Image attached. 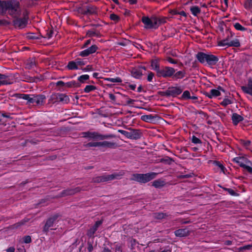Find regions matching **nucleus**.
<instances>
[{"instance_id":"obj_1","label":"nucleus","mask_w":252,"mask_h":252,"mask_svg":"<svg viewBox=\"0 0 252 252\" xmlns=\"http://www.w3.org/2000/svg\"><path fill=\"white\" fill-rule=\"evenodd\" d=\"M7 13L14 18L20 15L19 2L15 0L0 1V14Z\"/></svg>"},{"instance_id":"obj_2","label":"nucleus","mask_w":252,"mask_h":252,"mask_svg":"<svg viewBox=\"0 0 252 252\" xmlns=\"http://www.w3.org/2000/svg\"><path fill=\"white\" fill-rule=\"evenodd\" d=\"M157 175L155 172L146 174H135L132 176V180L139 183H145L154 179Z\"/></svg>"},{"instance_id":"obj_3","label":"nucleus","mask_w":252,"mask_h":252,"mask_svg":"<svg viewBox=\"0 0 252 252\" xmlns=\"http://www.w3.org/2000/svg\"><path fill=\"white\" fill-rule=\"evenodd\" d=\"M233 161L249 173H252V163L244 157H237L233 158Z\"/></svg>"},{"instance_id":"obj_4","label":"nucleus","mask_w":252,"mask_h":252,"mask_svg":"<svg viewBox=\"0 0 252 252\" xmlns=\"http://www.w3.org/2000/svg\"><path fill=\"white\" fill-rule=\"evenodd\" d=\"M123 175L122 174L114 173L110 175H103L101 176L94 177L92 181L94 183L105 182L113 180L114 179H119Z\"/></svg>"},{"instance_id":"obj_5","label":"nucleus","mask_w":252,"mask_h":252,"mask_svg":"<svg viewBox=\"0 0 252 252\" xmlns=\"http://www.w3.org/2000/svg\"><path fill=\"white\" fill-rule=\"evenodd\" d=\"M141 21L144 25V28L146 29H157V16H153L150 18L148 16H143Z\"/></svg>"},{"instance_id":"obj_6","label":"nucleus","mask_w":252,"mask_h":252,"mask_svg":"<svg viewBox=\"0 0 252 252\" xmlns=\"http://www.w3.org/2000/svg\"><path fill=\"white\" fill-rule=\"evenodd\" d=\"M85 64L86 62L81 59L78 58L74 61L69 62L66 68L69 70H78L80 69V67Z\"/></svg>"},{"instance_id":"obj_7","label":"nucleus","mask_w":252,"mask_h":252,"mask_svg":"<svg viewBox=\"0 0 252 252\" xmlns=\"http://www.w3.org/2000/svg\"><path fill=\"white\" fill-rule=\"evenodd\" d=\"M175 72V70L173 68L165 66L159 69L157 75L158 77L164 78L170 77L173 76Z\"/></svg>"},{"instance_id":"obj_8","label":"nucleus","mask_w":252,"mask_h":252,"mask_svg":"<svg viewBox=\"0 0 252 252\" xmlns=\"http://www.w3.org/2000/svg\"><path fill=\"white\" fill-rule=\"evenodd\" d=\"M83 136L87 138H90L92 139H97L99 138L100 139H106L109 138H112L114 137V135L110 134V135H100L97 133L95 132H85L83 133Z\"/></svg>"},{"instance_id":"obj_9","label":"nucleus","mask_w":252,"mask_h":252,"mask_svg":"<svg viewBox=\"0 0 252 252\" xmlns=\"http://www.w3.org/2000/svg\"><path fill=\"white\" fill-rule=\"evenodd\" d=\"M98 48L96 45H92L91 47L85 49L79 53V55L81 57H87L91 54L94 53Z\"/></svg>"},{"instance_id":"obj_10","label":"nucleus","mask_w":252,"mask_h":252,"mask_svg":"<svg viewBox=\"0 0 252 252\" xmlns=\"http://www.w3.org/2000/svg\"><path fill=\"white\" fill-rule=\"evenodd\" d=\"M58 218V215H56L53 217L49 218L47 220L45 224L43 227V231L45 232H47L49 231L50 229H52V228H51L53 226L54 222Z\"/></svg>"},{"instance_id":"obj_11","label":"nucleus","mask_w":252,"mask_h":252,"mask_svg":"<svg viewBox=\"0 0 252 252\" xmlns=\"http://www.w3.org/2000/svg\"><path fill=\"white\" fill-rule=\"evenodd\" d=\"M13 82L12 76H7L0 73V86L11 84Z\"/></svg>"},{"instance_id":"obj_12","label":"nucleus","mask_w":252,"mask_h":252,"mask_svg":"<svg viewBox=\"0 0 252 252\" xmlns=\"http://www.w3.org/2000/svg\"><path fill=\"white\" fill-rule=\"evenodd\" d=\"M183 89L180 87L169 88L166 91V94L172 96H176L182 93Z\"/></svg>"},{"instance_id":"obj_13","label":"nucleus","mask_w":252,"mask_h":252,"mask_svg":"<svg viewBox=\"0 0 252 252\" xmlns=\"http://www.w3.org/2000/svg\"><path fill=\"white\" fill-rule=\"evenodd\" d=\"M220 91L224 92V90L221 87H219L218 89H212L210 90L209 93H207L206 94V96L208 97L209 98L219 96L220 95Z\"/></svg>"},{"instance_id":"obj_14","label":"nucleus","mask_w":252,"mask_h":252,"mask_svg":"<svg viewBox=\"0 0 252 252\" xmlns=\"http://www.w3.org/2000/svg\"><path fill=\"white\" fill-rule=\"evenodd\" d=\"M142 69L145 70L146 67L145 66H140L132 68L131 71L132 76L135 78H140L142 75Z\"/></svg>"},{"instance_id":"obj_15","label":"nucleus","mask_w":252,"mask_h":252,"mask_svg":"<svg viewBox=\"0 0 252 252\" xmlns=\"http://www.w3.org/2000/svg\"><path fill=\"white\" fill-rule=\"evenodd\" d=\"M81 190V189L79 187H77L73 189H67L64 190L58 197H64L67 195H73L76 192H79Z\"/></svg>"},{"instance_id":"obj_16","label":"nucleus","mask_w":252,"mask_h":252,"mask_svg":"<svg viewBox=\"0 0 252 252\" xmlns=\"http://www.w3.org/2000/svg\"><path fill=\"white\" fill-rule=\"evenodd\" d=\"M102 223V220L96 221L95 224L90 228L87 232V235L89 237H92L97 230L98 227Z\"/></svg>"},{"instance_id":"obj_17","label":"nucleus","mask_w":252,"mask_h":252,"mask_svg":"<svg viewBox=\"0 0 252 252\" xmlns=\"http://www.w3.org/2000/svg\"><path fill=\"white\" fill-rule=\"evenodd\" d=\"M219 61V58L217 56L212 54H208L206 63L209 66H214L217 64Z\"/></svg>"},{"instance_id":"obj_18","label":"nucleus","mask_w":252,"mask_h":252,"mask_svg":"<svg viewBox=\"0 0 252 252\" xmlns=\"http://www.w3.org/2000/svg\"><path fill=\"white\" fill-rule=\"evenodd\" d=\"M208 54H206L201 52H198L196 55V58L201 63H206Z\"/></svg>"},{"instance_id":"obj_19","label":"nucleus","mask_w":252,"mask_h":252,"mask_svg":"<svg viewBox=\"0 0 252 252\" xmlns=\"http://www.w3.org/2000/svg\"><path fill=\"white\" fill-rule=\"evenodd\" d=\"M27 23L28 20L26 17H24L23 18L17 19L14 21V24L21 28L25 27Z\"/></svg>"},{"instance_id":"obj_20","label":"nucleus","mask_w":252,"mask_h":252,"mask_svg":"<svg viewBox=\"0 0 252 252\" xmlns=\"http://www.w3.org/2000/svg\"><path fill=\"white\" fill-rule=\"evenodd\" d=\"M45 98V96L44 95H34V103H35L37 105H42Z\"/></svg>"},{"instance_id":"obj_21","label":"nucleus","mask_w":252,"mask_h":252,"mask_svg":"<svg viewBox=\"0 0 252 252\" xmlns=\"http://www.w3.org/2000/svg\"><path fill=\"white\" fill-rule=\"evenodd\" d=\"M175 234L178 237H185L189 234V231L187 228L179 229L175 231Z\"/></svg>"},{"instance_id":"obj_22","label":"nucleus","mask_w":252,"mask_h":252,"mask_svg":"<svg viewBox=\"0 0 252 252\" xmlns=\"http://www.w3.org/2000/svg\"><path fill=\"white\" fill-rule=\"evenodd\" d=\"M21 98L27 100V103L29 104H34V94H23Z\"/></svg>"},{"instance_id":"obj_23","label":"nucleus","mask_w":252,"mask_h":252,"mask_svg":"<svg viewBox=\"0 0 252 252\" xmlns=\"http://www.w3.org/2000/svg\"><path fill=\"white\" fill-rule=\"evenodd\" d=\"M242 89L244 92L252 95V80H249L248 85L242 87Z\"/></svg>"},{"instance_id":"obj_24","label":"nucleus","mask_w":252,"mask_h":252,"mask_svg":"<svg viewBox=\"0 0 252 252\" xmlns=\"http://www.w3.org/2000/svg\"><path fill=\"white\" fill-rule=\"evenodd\" d=\"M244 120L243 117L237 113H234L232 116V120L235 125H237L239 122Z\"/></svg>"},{"instance_id":"obj_25","label":"nucleus","mask_w":252,"mask_h":252,"mask_svg":"<svg viewBox=\"0 0 252 252\" xmlns=\"http://www.w3.org/2000/svg\"><path fill=\"white\" fill-rule=\"evenodd\" d=\"M151 66L152 69L154 70H155L158 73V72L159 70V60L158 59H154L151 61Z\"/></svg>"},{"instance_id":"obj_26","label":"nucleus","mask_w":252,"mask_h":252,"mask_svg":"<svg viewBox=\"0 0 252 252\" xmlns=\"http://www.w3.org/2000/svg\"><path fill=\"white\" fill-rule=\"evenodd\" d=\"M56 96L57 98L62 102L67 103L69 101V98L68 96L64 94H58V95H52V97Z\"/></svg>"},{"instance_id":"obj_27","label":"nucleus","mask_w":252,"mask_h":252,"mask_svg":"<svg viewBox=\"0 0 252 252\" xmlns=\"http://www.w3.org/2000/svg\"><path fill=\"white\" fill-rule=\"evenodd\" d=\"M119 132L128 138L136 139L137 138L136 136H135L136 135L135 133L134 134L133 133L129 132L124 130H119Z\"/></svg>"},{"instance_id":"obj_28","label":"nucleus","mask_w":252,"mask_h":252,"mask_svg":"<svg viewBox=\"0 0 252 252\" xmlns=\"http://www.w3.org/2000/svg\"><path fill=\"white\" fill-rule=\"evenodd\" d=\"M80 87V84L79 83L74 80L65 83V87L66 88H79Z\"/></svg>"},{"instance_id":"obj_29","label":"nucleus","mask_w":252,"mask_h":252,"mask_svg":"<svg viewBox=\"0 0 252 252\" xmlns=\"http://www.w3.org/2000/svg\"><path fill=\"white\" fill-rule=\"evenodd\" d=\"M152 185L156 188H160L165 185V182L161 180H156L152 183Z\"/></svg>"},{"instance_id":"obj_30","label":"nucleus","mask_w":252,"mask_h":252,"mask_svg":"<svg viewBox=\"0 0 252 252\" xmlns=\"http://www.w3.org/2000/svg\"><path fill=\"white\" fill-rule=\"evenodd\" d=\"M90 79V76L88 74H84L78 77V83L80 84V83H87V81Z\"/></svg>"},{"instance_id":"obj_31","label":"nucleus","mask_w":252,"mask_h":252,"mask_svg":"<svg viewBox=\"0 0 252 252\" xmlns=\"http://www.w3.org/2000/svg\"><path fill=\"white\" fill-rule=\"evenodd\" d=\"M185 71H179L176 73H174L173 75V78L175 79H179L183 78L185 76Z\"/></svg>"},{"instance_id":"obj_32","label":"nucleus","mask_w":252,"mask_h":252,"mask_svg":"<svg viewBox=\"0 0 252 252\" xmlns=\"http://www.w3.org/2000/svg\"><path fill=\"white\" fill-rule=\"evenodd\" d=\"M97 89L96 86L92 85H86L84 89V92L85 93H89L91 92L94 91Z\"/></svg>"},{"instance_id":"obj_33","label":"nucleus","mask_w":252,"mask_h":252,"mask_svg":"<svg viewBox=\"0 0 252 252\" xmlns=\"http://www.w3.org/2000/svg\"><path fill=\"white\" fill-rule=\"evenodd\" d=\"M117 146L115 143L109 142V141H103L101 142V147H108V148H114Z\"/></svg>"},{"instance_id":"obj_34","label":"nucleus","mask_w":252,"mask_h":252,"mask_svg":"<svg viewBox=\"0 0 252 252\" xmlns=\"http://www.w3.org/2000/svg\"><path fill=\"white\" fill-rule=\"evenodd\" d=\"M191 13L195 16H197L200 13V9L197 6H193L190 9Z\"/></svg>"},{"instance_id":"obj_35","label":"nucleus","mask_w":252,"mask_h":252,"mask_svg":"<svg viewBox=\"0 0 252 252\" xmlns=\"http://www.w3.org/2000/svg\"><path fill=\"white\" fill-rule=\"evenodd\" d=\"M166 17H157V28L162 24L166 22Z\"/></svg>"},{"instance_id":"obj_36","label":"nucleus","mask_w":252,"mask_h":252,"mask_svg":"<svg viewBox=\"0 0 252 252\" xmlns=\"http://www.w3.org/2000/svg\"><path fill=\"white\" fill-rule=\"evenodd\" d=\"M229 42H230V40L228 38H225L223 40L220 41L219 42L218 45L220 46L229 47Z\"/></svg>"},{"instance_id":"obj_37","label":"nucleus","mask_w":252,"mask_h":252,"mask_svg":"<svg viewBox=\"0 0 252 252\" xmlns=\"http://www.w3.org/2000/svg\"><path fill=\"white\" fill-rule=\"evenodd\" d=\"M105 80L110 82L111 83H121L122 79L120 77L116 78H106Z\"/></svg>"},{"instance_id":"obj_38","label":"nucleus","mask_w":252,"mask_h":252,"mask_svg":"<svg viewBox=\"0 0 252 252\" xmlns=\"http://www.w3.org/2000/svg\"><path fill=\"white\" fill-rule=\"evenodd\" d=\"M234 27L236 30L237 31H245L247 30V28H245L244 27L242 26L240 23H235L234 24Z\"/></svg>"},{"instance_id":"obj_39","label":"nucleus","mask_w":252,"mask_h":252,"mask_svg":"<svg viewBox=\"0 0 252 252\" xmlns=\"http://www.w3.org/2000/svg\"><path fill=\"white\" fill-rule=\"evenodd\" d=\"M233 101L231 99L226 97L224 98L223 100L221 102L220 104L223 106H226L227 105L232 104Z\"/></svg>"},{"instance_id":"obj_40","label":"nucleus","mask_w":252,"mask_h":252,"mask_svg":"<svg viewBox=\"0 0 252 252\" xmlns=\"http://www.w3.org/2000/svg\"><path fill=\"white\" fill-rule=\"evenodd\" d=\"M240 46V43L238 39H235L233 40H230L229 47L233 46V47H239Z\"/></svg>"},{"instance_id":"obj_41","label":"nucleus","mask_w":252,"mask_h":252,"mask_svg":"<svg viewBox=\"0 0 252 252\" xmlns=\"http://www.w3.org/2000/svg\"><path fill=\"white\" fill-rule=\"evenodd\" d=\"M244 7L247 9L252 8V0H246L244 3Z\"/></svg>"},{"instance_id":"obj_42","label":"nucleus","mask_w":252,"mask_h":252,"mask_svg":"<svg viewBox=\"0 0 252 252\" xmlns=\"http://www.w3.org/2000/svg\"><path fill=\"white\" fill-rule=\"evenodd\" d=\"M167 216L166 214L163 213H158L154 215V217L157 219H162Z\"/></svg>"},{"instance_id":"obj_43","label":"nucleus","mask_w":252,"mask_h":252,"mask_svg":"<svg viewBox=\"0 0 252 252\" xmlns=\"http://www.w3.org/2000/svg\"><path fill=\"white\" fill-rule=\"evenodd\" d=\"M182 98L184 99H188L190 98V93L189 91H185L182 95Z\"/></svg>"},{"instance_id":"obj_44","label":"nucleus","mask_w":252,"mask_h":252,"mask_svg":"<svg viewBox=\"0 0 252 252\" xmlns=\"http://www.w3.org/2000/svg\"><path fill=\"white\" fill-rule=\"evenodd\" d=\"M141 119L145 122H149L153 119V117L151 115H143L141 117Z\"/></svg>"},{"instance_id":"obj_45","label":"nucleus","mask_w":252,"mask_h":252,"mask_svg":"<svg viewBox=\"0 0 252 252\" xmlns=\"http://www.w3.org/2000/svg\"><path fill=\"white\" fill-rule=\"evenodd\" d=\"M242 144L247 149H249L251 144V142L250 140H242Z\"/></svg>"},{"instance_id":"obj_46","label":"nucleus","mask_w":252,"mask_h":252,"mask_svg":"<svg viewBox=\"0 0 252 252\" xmlns=\"http://www.w3.org/2000/svg\"><path fill=\"white\" fill-rule=\"evenodd\" d=\"M191 142L194 144H201V140L195 136H192L191 137Z\"/></svg>"},{"instance_id":"obj_47","label":"nucleus","mask_w":252,"mask_h":252,"mask_svg":"<svg viewBox=\"0 0 252 252\" xmlns=\"http://www.w3.org/2000/svg\"><path fill=\"white\" fill-rule=\"evenodd\" d=\"M110 18L111 20H113L115 22H118L120 19L119 16L114 13L110 14Z\"/></svg>"},{"instance_id":"obj_48","label":"nucleus","mask_w":252,"mask_h":252,"mask_svg":"<svg viewBox=\"0 0 252 252\" xmlns=\"http://www.w3.org/2000/svg\"><path fill=\"white\" fill-rule=\"evenodd\" d=\"M94 70L93 66L91 65H88L85 67L82 68V70L84 72H89L93 71Z\"/></svg>"},{"instance_id":"obj_49","label":"nucleus","mask_w":252,"mask_h":252,"mask_svg":"<svg viewBox=\"0 0 252 252\" xmlns=\"http://www.w3.org/2000/svg\"><path fill=\"white\" fill-rule=\"evenodd\" d=\"M87 35L89 37L97 36L98 34L93 31H89L87 32Z\"/></svg>"},{"instance_id":"obj_50","label":"nucleus","mask_w":252,"mask_h":252,"mask_svg":"<svg viewBox=\"0 0 252 252\" xmlns=\"http://www.w3.org/2000/svg\"><path fill=\"white\" fill-rule=\"evenodd\" d=\"M88 145L90 147H101V142L89 143Z\"/></svg>"},{"instance_id":"obj_51","label":"nucleus","mask_w":252,"mask_h":252,"mask_svg":"<svg viewBox=\"0 0 252 252\" xmlns=\"http://www.w3.org/2000/svg\"><path fill=\"white\" fill-rule=\"evenodd\" d=\"M216 164L217 166H218L221 170V171H222L223 173H225V170L226 169L225 167L222 165V164H221L219 161L216 162Z\"/></svg>"},{"instance_id":"obj_52","label":"nucleus","mask_w":252,"mask_h":252,"mask_svg":"<svg viewBox=\"0 0 252 252\" xmlns=\"http://www.w3.org/2000/svg\"><path fill=\"white\" fill-rule=\"evenodd\" d=\"M154 77V74L150 71L148 72V77H147V80L148 82H152L153 77Z\"/></svg>"},{"instance_id":"obj_53","label":"nucleus","mask_w":252,"mask_h":252,"mask_svg":"<svg viewBox=\"0 0 252 252\" xmlns=\"http://www.w3.org/2000/svg\"><path fill=\"white\" fill-rule=\"evenodd\" d=\"M24 242L26 244H28L31 242L32 239L30 236H26L23 238Z\"/></svg>"},{"instance_id":"obj_54","label":"nucleus","mask_w":252,"mask_h":252,"mask_svg":"<svg viewBox=\"0 0 252 252\" xmlns=\"http://www.w3.org/2000/svg\"><path fill=\"white\" fill-rule=\"evenodd\" d=\"M226 190L228 192V193L232 196H236L237 194L235 192V191L231 189H226Z\"/></svg>"},{"instance_id":"obj_55","label":"nucleus","mask_w":252,"mask_h":252,"mask_svg":"<svg viewBox=\"0 0 252 252\" xmlns=\"http://www.w3.org/2000/svg\"><path fill=\"white\" fill-rule=\"evenodd\" d=\"M92 42V39H89L86 40L83 44L82 48H87L89 45L91 44Z\"/></svg>"},{"instance_id":"obj_56","label":"nucleus","mask_w":252,"mask_h":252,"mask_svg":"<svg viewBox=\"0 0 252 252\" xmlns=\"http://www.w3.org/2000/svg\"><path fill=\"white\" fill-rule=\"evenodd\" d=\"M250 245H247L239 248V252H243L245 250H249L251 248Z\"/></svg>"},{"instance_id":"obj_57","label":"nucleus","mask_w":252,"mask_h":252,"mask_svg":"<svg viewBox=\"0 0 252 252\" xmlns=\"http://www.w3.org/2000/svg\"><path fill=\"white\" fill-rule=\"evenodd\" d=\"M166 60L168 62L171 64H176L177 63V62L176 60L173 59L171 57H168Z\"/></svg>"},{"instance_id":"obj_58","label":"nucleus","mask_w":252,"mask_h":252,"mask_svg":"<svg viewBox=\"0 0 252 252\" xmlns=\"http://www.w3.org/2000/svg\"><path fill=\"white\" fill-rule=\"evenodd\" d=\"M174 14H179V15L184 16L185 17H187V14L184 11H179V12L176 11L174 13Z\"/></svg>"},{"instance_id":"obj_59","label":"nucleus","mask_w":252,"mask_h":252,"mask_svg":"<svg viewBox=\"0 0 252 252\" xmlns=\"http://www.w3.org/2000/svg\"><path fill=\"white\" fill-rule=\"evenodd\" d=\"M57 86L65 87V83L62 81H59L56 83Z\"/></svg>"},{"instance_id":"obj_60","label":"nucleus","mask_w":252,"mask_h":252,"mask_svg":"<svg viewBox=\"0 0 252 252\" xmlns=\"http://www.w3.org/2000/svg\"><path fill=\"white\" fill-rule=\"evenodd\" d=\"M109 98L113 101H116V96L114 94H108Z\"/></svg>"},{"instance_id":"obj_61","label":"nucleus","mask_w":252,"mask_h":252,"mask_svg":"<svg viewBox=\"0 0 252 252\" xmlns=\"http://www.w3.org/2000/svg\"><path fill=\"white\" fill-rule=\"evenodd\" d=\"M7 252H15V249L13 247H10L6 250Z\"/></svg>"},{"instance_id":"obj_62","label":"nucleus","mask_w":252,"mask_h":252,"mask_svg":"<svg viewBox=\"0 0 252 252\" xmlns=\"http://www.w3.org/2000/svg\"><path fill=\"white\" fill-rule=\"evenodd\" d=\"M137 0H129L128 2L130 4H134L137 3Z\"/></svg>"},{"instance_id":"obj_63","label":"nucleus","mask_w":252,"mask_h":252,"mask_svg":"<svg viewBox=\"0 0 252 252\" xmlns=\"http://www.w3.org/2000/svg\"><path fill=\"white\" fill-rule=\"evenodd\" d=\"M93 250V247L92 245H90L88 247V250L89 252H91Z\"/></svg>"},{"instance_id":"obj_64","label":"nucleus","mask_w":252,"mask_h":252,"mask_svg":"<svg viewBox=\"0 0 252 252\" xmlns=\"http://www.w3.org/2000/svg\"><path fill=\"white\" fill-rule=\"evenodd\" d=\"M225 245H231L232 244V241L230 240H227L224 242Z\"/></svg>"}]
</instances>
